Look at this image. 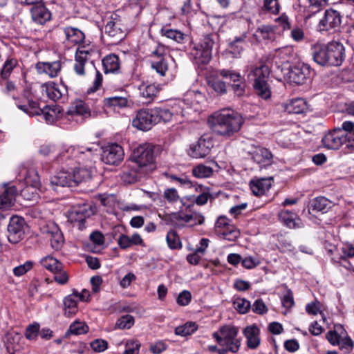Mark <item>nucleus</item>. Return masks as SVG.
Returning a JSON list of instances; mask_svg holds the SVG:
<instances>
[{"mask_svg":"<svg viewBox=\"0 0 354 354\" xmlns=\"http://www.w3.org/2000/svg\"><path fill=\"white\" fill-rule=\"evenodd\" d=\"M153 148L149 144L140 145L133 150L130 162L125 167L122 178L127 183H133L156 167Z\"/></svg>","mask_w":354,"mask_h":354,"instance_id":"f257e3e1","label":"nucleus"},{"mask_svg":"<svg viewBox=\"0 0 354 354\" xmlns=\"http://www.w3.org/2000/svg\"><path fill=\"white\" fill-rule=\"evenodd\" d=\"M208 123L216 134L230 138L241 129L243 119L237 112L223 110L212 115Z\"/></svg>","mask_w":354,"mask_h":354,"instance_id":"f03ea898","label":"nucleus"},{"mask_svg":"<svg viewBox=\"0 0 354 354\" xmlns=\"http://www.w3.org/2000/svg\"><path fill=\"white\" fill-rule=\"evenodd\" d=\"M312 55L314 61L321 66H340L346 57L344 45L335 41L327 44H314L312 46Z\"/></svg>","mask_w":354,"mask_h":354,"instance_id":"7ed1b4c3","label":"nucleus"},{"mask_svg":"<svg viewBox=\"0 0 354 354\" xmlns=\"http://www.w3.org/2000/svg\"><path fill=\"white\" fill-rule=\"evenodd\" d=\"M322 143L328 149H338L343 145L347 148L354 149V122H344L342 128L326 133L322 138Z\"/></svg>","mask_w":354,"mask_h":354,"instance_id":"20e7f679","label":"nucleus"},{"mask_svg":"<svg viewBox=\"0 0 354 354\" xmlns=\"http://www.w3.org/2000/svg\"><path fill=\"white\" fill-rule=\"evenodd\" d=\"M5 93L12 97L16 106L28 115L34 116L41 112L37 103L30 98V93L28 91L24 90L23 96L20 98L15 84L11 82H7Z\"/></svg>","mask_w":354,"mask_h":354,"instance_id":"39448f33","label":"nucleus"},{"mask_svg":"<svg viewBox=\"0 0 354 354\" xmlns=\"http://www.w3.org/2000/svg\"><path fill=\"white\" fill-rule=\"evenodd\" d=\"M269 69L266 65L251 67L250 72L248 77L254 82V89L255 93L261 98L268 100L271 96V91L268 84V78L269 77Z\"/></svg>","mask_w":354,"mask_h":354,"instance_id":"423d86ee","label":"nucleus"},{"mask_svg":"<svg viewBox=\"0 0 354 354\" xmlns=\"http://www.w3.org/2000/svg\"><path fill=\"white\" fill-rule=\"evenodd\" d=\"M238 334L239 328L236 326L225 325L214 332L212 336L221 346H228L231 353H236L241 347V339L237 338Z\"/></svg>","mask_w":354,"mask_h":354,"instance_id":"0eeeda50","label":"nucleus"},{"mask_svg":"<svg viewBox=\"0 0 354 354\" xmlns=\"http://www.w3.org/2000/svg\"><path fill=\"white\" fill-rule=\"evenodd\" d=\"M281 71L286 81L292 84L301 85L310 80L313 71L308 64L298 63L293 66L281 67Z\"/></svg>","mask_w":354,"mask_h":354,"instance_id":"6e6552de","label":"nucleus"},{"mask_svg":"<svg viewBox=\"0 0 354 354\" xmlns=\"http://www.w3.org/2000/svg\"><path fill=\"white\" fill-rule=\"evenodd\" d=\"M218 37L216 34L205 35L199 44L192 50L196 64H206L212 58V51Z\"/></svg>","mask_w":354,"mask_h":354,"instance_id":"1a4fd4ad","label":"nucleus"},{"mask_svg":"<svg viewBox=\"0 0 354 354\" xmlns=\"http://www.w3.org/2000/svg\"><path fill=\"white\" fill-rule=\"evenodd\" d=\"M98 51L90 46H80L75 53L74 70L79 75L85 74V68L88 63L93 64L99 58Z\"/></svg>","mask_w":354,"mask_h":354,"instance_id":"9d476101","label":"nucleus"},{"mask_svg":"<svg viewBox=\"0 0 354 354\" xmlns=\"http://www.w3.org/2000/svg\"><path fill=\"white\" fill-rule=\"evenodd\" d=\"M91 206L87 203L79 204L73 206L68 212V220L77 225L79 230H82L86 227L85 220L93 214Z\"/></svg>","mask_w":354,"mask_h":354,"instance_id":"9b49d317","label":"nucleus"},{"mask_svg":"<svg viewBox=\"0 0 354 354\" xmlns=\"http://www.w3.org/2000/svg\"><path fill=\"white\" fill-rule=\"evenodd\" d=\"M26 226L25 220L22 217H11L7 227L8 241L13 244L21 241L25 236Z\"/></svg>","mask_w":354,"mask_h":354,"instance_id":"f8f14e48","label":"nucleus"},{"mask_svg":"<svg viewBox=\"0 0 354 354\" xmlns=\"http://www.w3.org/2000/svg\"><path fill=\"white\" fill-rule=\"evenodd\" d=\"M156 118L153 109H141L133 119L132 125L138 130L146 131L156 124Z\"/></svg>","mask_w":354,"mask_h":354,"instance_id":"ddd939ff","label":"nucleus"},{"mask_svg":"<svg viewBox=\"0 0 354 354\" xmlns=\"http://www.w3.org/2000/svg\"><path fill=\"white\" fill-rule=\"evenodd\" d=\"M213 142L209 136H202L196 143L190 146L188 154L194 158H201L207 156L213 147Z\"/></svg>","mask_w":354,"mask_h":354,"instance_id":"4468645a","label":"nucleus"},{"mask_svg":"<svg viewBox=\"0 0 354 354\" xmlns=\"http://www.w3.org/2000/svg\"><path fill=\"white\" fill-rule=\"evenodd\" d=\"M124 151L122 147L118 144H111L103 149L102 160L109 165H118L124 158Z\"/></svg>","mask_w":354,"mask_h":354,"instance_id":"2eb2a0df","label":"nucleus"},{"mask_svg":"<svg viewBox=\"0 0 354 354\" xmlns=\"http://www.w3.org/2000/svg\"><path fill=\"white\" fill-rule=\"evenodd\" d=\"M43 233L47 235L53 250H59L62 248L64 239L57 225L54 223H47L43 227Z\"/></svg>","mask_w":354,"mask_h":354,"instance_id":"dca6fc26","label":"nucleus"},{"mask_svg":"<svg viewBox=\"0 0 354 354\" xmlns=\"http://www.w3.org/2000/svg\"><path fill=\"white\" fill-rule=\"evenodd\" d=\"M342 17L340 13L335 10L330 9L325 12L324 17L319 23L320 31H327L339 27L341 24Z\"/></svg>","mask_w":354,"mask_h":354,"instance_id":"f3484780","label":"nucleus"},{"mask_svg":"<svg viewBox=\"0 0 354 354\" xmlns=\"http://www.w3.org/2000/svg\"><path fill=\"white\" fill-rule=\"evenodd\" d=\"M41 92L46 93L49 99L57 101L67 95L68 91L64 84L48 82L41 85Z\"/></svg>","mask_w":354,"mask_h":354,"instance_id":"a211bd4d","label":"nucleus"},{"mask_svg":"<svg viewBox=\"0 0 354 354\" xmlns=\"http://www.w3.org/2000/svg\"><path fill=\"white\" fill-rule=\"evenodd\" d=\"M50 185L53 189H57V187L75 186L72 171L60 170L50 180Z\"/></svg>","mask_w":354,"mask_h":354,"instance_id":"6ab92c4d","label":"nucleus"},{"mask_svg":"<svg viewBox=\"0 0 354 354\" xmlns=\"http://www.w3.org/2000/svg\"><path fill=\"white\" fill-rule=\"evenodd\" d=\"M68 120H75L76 122H82L83 118L90 115L86 104L78 100L73 102L67 111Z\"/></svg>","mask_w":354,"mask_h":354,"instance_id":"aec40b11","label":"nucleus"},{"mask_svg":"<svg viewBox=\"0 0 354 354\" xmlns=\"http://www.w3.org/2000/svg\"><path fill=\"white\" fill-rule=\"evenodd\" d=\"M243 334L246 339L248 348L252 350L257 349L261 344L260 329L254 325L246 326L243 330Z\"/></svg>","mask_w":354,"mask_h":354,"instance_id":"412c9836","label":"nucleus"},{"mask_svg":"<svg viewBox=\"0 0 354 354\" xmlns=\"http://www.w3.org/2000/svg\"><path fill=\"white\" fill-rule=\"evenodd\" d=\"M31 18L37 24H44L51 19V12L44 3H37L30 8Z\"/></svg>","mask_w":354,"mask_h":354,"instance_id":"4be33fe9","label":"nucleus"},{"mask_svg":"<svg viewBox=\"0 0 354 354\" xmlns=\"http://www.w3.org/2000/svg\"><path fill=\"white\" fill-rule=\"evenodd\" d=\"M105 35L109 39V44H117L124 37V33L115 22L109 21L104 28Z\"/></svg>","mask_w":354,"mask_h":354,"instance_id":"5701e85b","label":"nucleus"},{"mask_svg":"<svg viewBox=\"0 0 354 354\" xmlns=\"http://www.w3.org/2000/svg\"><path fill=\"white\" fill-rule=\"evenodd\" d=\"M295 52L293 47L291 46H286L276 49L273 53V59L280 68V64H287L293 58Z\"/></svg>","mask_w":354,"mask_h":354,"instance_id":"b1692460","label":"nucleus"},{"mask_svg":"<svg viewBox=\"0 0 354 354\" xmlns=\"http://www.w3.org/2000/svg\"><path fill=\"white\" fill-rule=\"evenodd\" d=\"M62 64L59 61L53 62H38L36 64V69L39 74H46L50 77L58 75L61 70Z\"/></svg>","mask_w":354,"mask_h":354,"instance_id":"393cba45","label":"nucleus"},{"mask_svg":"<svg viewBox=\"0 0 354 354\" xmlns=\"http://www.w3.org/2000/svg\"><path fill=\"white\" fill-rule=\"evenodd\" d=\"M279 218L281 222L289 228H299L302 226L301 219L295 213L289 210H281L279 213Z\"/></svg>","mask_w":354,"mask_h":354,"instance_id":"a878e982","label":"nucleus"},{"mask_svg":"<svg viewBox=\"0 0 354 354\" xmlns=\"http://www.w3.org/2000/svg\"><path fill=\"white\" fill-rule=\"evenodd\" d=\"M62 30L65 35L66 41L68 44H80L84 39V34L77 28L68 26L63 28Z\"/></svg>","mask_w":354,"mask_h":354,"instance_id":"bb28decb","label":"nucleus"},{"mask_svg":"<svg viewBox=\"0 0 354 354\" xmlns=\"http://www.w3.org/2000/svg\"><path fill=\"white\" fill-rule=\"evenodd\" d=\"M247 36V32H243L240 36L235 37V38L232 41L229 42V50L234 57H239L244 50L246 46L245 39Z\"/></svg>","mask_w":354,"mask_h":354,"instance_id":"cd10ccee","label":"nucleus"},{"mask_svg":"<svg viewBox=\"0 0 354 354\" xmlns=\"http://www.w3.org/2000/svg\"><path fill=\"white\" fill-rule=\"evenodd\" d=\"M139 95L145 100V103L151 102L159 91L158 86L154 84L142 83L138 88Z\"/></svg>","mask_w":354,"mask_h":354,"instance_id":"c85d7f7f","label":"nucleus"},{"mask_svg":"<svg viewBox=\"0 0 354 354\" xmlns=\"http://www.w3.org/2000/svg\"><path fill=\"white\" fill-rule=\"evenodd\" d=\"M77 295L71 294L66 296L63 300L64 315L67 317L74 316L78 311Z\"/></svg>","mask_w":354,"mask_h":354,"instance_id":"c756f323","label":"nucleus"},{"mask_svg":"<svg viewBox=\"0 0 354 354\" xmlns=\"http://www.w3.org/2000/svg\"><path fill=\"white\" fill-rule=\"evenodd\" d=\"M252 158L257 163L266 166L271 163L272 154L266 148L258 147L252 152Z\"/></svg>","mask_w":354,"mask_h":354,"instance_id":"7c9ffc66","label":"nucleus"},{"mask_svg":"<svg viewBox=\"0 0 354 354\" xmlns=\"http://www.w3.org/2000/svg\"><path fill=\"white\" fill-rule=\"evenodd\" d=\"M272 177L269 178H261L250 182V188L252 193L256 196H261L266 193L270 187Z\"/></svg>","mask_w":354,"mask_h":354,"instance_id":"2f4dec72","label":"nucleus"},{"mask_svg":"<svg viewBox=\"0 0 354 354\" xmlns=\"http://www.w3.org/2000/svg\"><path fill=\"white\" fill-rule=\"evenodd\" d=\"M17 192L15 186L7 187L0 196V209H8L11 207L15 201Z\"/></svg>","mask_w":354,"mask_h":354,"instance_id":"473e14b6","label":"nucleus"},{"mask_svg":"<svg viewBox=\"0 0 354 354\" xmlns=\"http://www.w3.org/2000/svg\"><path fill=\"white\" fill-rule=\"evenodd\" d=\"M104 103L106 106L120 109L131 107L133 104V101L128 96L118 95L104 98Z\"/></svg>","mask_w":354,"mask_h":354,"instance_id":"72a5a7b5","label":"nucleus"},{"mask_svg":"<svg viewBox=\"0 0 354 354\" xmlns=\"http://www.w3.org/2000/svg\"><path fill=\"white\" fill-rule=\"evenodd\" d=\"M94 171V169L86 167H80L72 171L75 185L80 183L89 180L92 178Z\"/></svg>","mask_w":354,"mask_h":354,"instance_id":"f704fd0d","label":"nucleus"},{"mask_svg":"<svg viewBox=\"0 0 354 354\" xmlns=\"http://www.w3.org/2000/svg\"><path fill=\"white\" fill-rule=\"evenodd\" d=\"M331 207V202L326 198L320 196L310 202L309 208L315 212H326Z\"/></svg>","mask_w":354,"mask_h":354,"instance_id":"c9c22d12","label":"nucleus"},{"mask_svg":"<svg viewBox=\"0 0 354 354\" xmlns=\"http://www.w3.org/2000/svg\"><path fill=\"white\" fill-rule=\"evenodd\" d=\"M21 336L17 334H8L6 339V346L7 351L10 354H21L19 352L20 346L19 344Z\"/></svg>","mask_w":354,"mask_h":354,"instance_id":"e433bc0d","label":"nucleus"},{"mask_svg":"<svg viewBox=\"0 0 354 354\" xmlns=\"http://www.w3.org/2000/svg\"><path fill=\"white\" fill-rule=\"evenodd\" d=\"M102 65L106 73H115L120 68L119 58L115 55H109L102 59Z\"/></svg>","mask_w":354,"mask_h":354,"instance_id":"4c0bfd02","label":"nucleus"},{"mask_svg":"<svg viewBox=\"0 0 354 354\" xmlns=\"http://www.w3.org/2000/svg\"><path fill=\"white\" fill-rule=\"evenodd\" d=\"M40 264L53 273L56 270H60L62 267V263L52 256H46L42 258L40 260Z\"/></svg>","mask_w":354,"mask_h":354,"instance_id":"58836bf2","label":"nucleus"},{"mask_svg":"<svg viewBox=\"0 0 354 354\" xmlns=\"http://www.w3.org/2000/svg\"><path fill=\"white\" fill-rule=\"evenodd\" d=\"M306 109V102L304 99L297 98L292 100L287 106V110L289 113L299 114L303 113Z\"/></svg>","mask_w":354,"mask_h":354,"instance_id":"ea45409f","label":"nucleus"},{"mask_svg":"<svg viewBox=\"0 0 354 354\" xmlns=\"http://www.w3.org/2000/svg\"><path fill=\"white\" fill-rule=\"evenodd\" d=\"M153 114L156 115V124L162 121L164 122H169L173 115H174V112H171L170 110L166 108L161 107H155L153 109Z\"/></svg>","mask_w":354,"mask_h":354,"instance_id":"a19ab883","label":"nucleus"},{"mask_svg":"<svg viewBox=\"0 0 354 354\" xmlns=\"http://www.w3.org/2000/svg\"><path fill=\"white\" fill-rule=\"evenodd\" d=\"M272 28L269 26H262L257 28L254 37L256 38L257 41L262 40L271 39L273 37Z\"/></svg>","mask_w":354,"mask_h":354,"instance_id":"79ce46f5","label":"nucleus"},{"mask_svg":"<svg viewBox=\"0 0 354 354\" xmlns=\"http://www.w3.org/2000/svg\"><path fill=\"white\" fill-rule=\"evenodd\" d=\"M151 68L161 76H165L168 70V64L165 57L151 60Z\"/></svg>","mask_w":354,"mask_h":354,"instance_id":"37998d69","label":"nucleus"},{"mask_svg":"<svg viewBox=\"0 0 354 354\" xmlns=\"http://www.w3.org/2000/svg\"><path fill=\"white\" fill-rule=\"evenodd\" d=\"M193 175L198 178L210 177L213 174L212 167L200 164L192 169Z\"/></svg>","mask_w":354,"mask_h":354,"instance_id":"c03bdc74","label":"nucleus"},{"mask_svg":"<svg viewBox=\"0 0 354 354\" xmlns=\"http://www.w3.org/2000/svg\"><path fill=\"white\" fill-rule=\"evenodd\" d=\"M25 181L27 187L21 191V194L24 196L29 189H35L39 186V178L37 174L32 172L29 173L28 176L26 177Z\"/></svg>","mask_w":354,"mask_h":354,"instance_id":"a18cd8bd","label":"nucleus"},{"mask_svg":"<svg viewBox=\"0 0 354 354\" xmlns=\"http://www.w3.org/2000/svg\"><path fill=\"white\" fill-rule=\"evenodd\" d=\"M134 324V318L130 315H126L119 318L115 325V329H129Z\"/></svg>","mask_w":354,"mask_h":354,"instance_id":"49530a36","label":"nucleus"},{"mask_svg":"<svg viewBox=\"0 0 354 354\" xmlns=\"http://www.w3.org/2000/svg\"><path fill=\"white\" fill-rule=\"evenodd\" d=\"M161 32L162 35L178 43H181L185 38V35L182 32L177 30L162 28Z\"/></svg>","mask_w":354,"mask_h":354,"instance_id":"de8ad7c7","label":"nucleus"},{"mask_svg":"<svg viewBox=\"0 0 354 354\" xmlns=\"http://www.w3.org/2000/svg\"><path fill=\"white\" fill-rule=\"evenodd\" d=\"M166 240L168 246L171 249H179L181 248L180 239L175 230H171L167 232Z\"/></svg>","mask_w":354,"mask_h":354,"instance_id":"09e8293b","label":"nucleus"},{"mask_svg":"<svg viewBox=\"0 0 354 354\" xmlns=\"http://www.w3.org/2000/svg\"><path fill=\"white\" fill-rule=\"evenodd\" d=\"M309 6L307 10L308 14H305V18L310 17L311 15L319 11L320 8L327 4L328 0H308Z\"/></svg>","mask_w":354,"mask_h":354,"instance_id":"8fccbe9b","label":"nucleus"},{"mask_svg":"<svg viewBox=\"0 0 354 354\" xmlns=\"http://www.w3.org/2000/svg\"><path fill=\"white\" fill-rule=\"evenodd\" d=\"M220 236L227 241H235L240 236L239 230L234 225L220 232Z\"/></svg>","mask_w":354,"mask_h":354,"instance_id":"3c124183","label":"nucleus"},{"mask_svg":"<svg viewBox=\"0 0 354 354\" xmlns=\"http://www.w3.org/2000/svg\"><path fill=\"white\" fill-rule=\"evenodd\" d=\"M196 328H197L194 323L189 322L186 323L183 326L176 327L175 329V333L176 335L180 336H187L192 334Z\"/></svg>","mask_w":354,"mask_h":354,"instance_id":"603ef678","label":"nucleus"},{"mask_svg":"<svg viewBox=\"0 0 354 354\" xmlns=\"http://www.w3.org/2000/svg\"><path fill=\"white\" fill-rule=\"evenodd\" d=\"M167 54V48L166 46L162 44H157L151 50V59H160L162 57H165Z\"/></svg>","mask_w":354,"mask_h":354,"instance_id":"864d4df0","label":"nucleus"},{"mask_svg":"<svg viewBox=\"0 0 354 354\" xmlns=\"http://www.w3.org/2000/svg\"><path fill=\"white\" fill-rule=\"evenodd\" d=\"M263 10L273 15L279 12V0H263Z\"/></svg>","mask_w":354,"mask_h":354,"instance_id":"5fc2aeb1","label":"nucleus"},{"mask_svg":"<svg viewBox=\"0 0 354 354\" xmlns=\"http://www.w3.org/2000/svg\"><path fill=\"white\" fill-rule=\"evenodd\" d=\"M234 308L241 314L246 313L251 307L250 302L243 298H237L234 301Z\"/></svg>","mask_w":354,"mask_h":354,"instance_id":"6e6d98bb","label":"nucleus"},{"mask_svg":"<svg viewBox=\"0 0 354 354\" xmlns=\"http://www.w3.org/2000/svg\"><path fill=\"white\" fill-rule=\"evenodd\" d=\"M173 112L176 115H181L182 117H185L189 114V111H190V108L186 105L184 101H179L176 103L173 107Z\"/></svg>","mask_w":354,"mask_h":354,"instance_id":"4d7b16f0","label":"nucleus"},{"mask_svg":"<svg viewBox=\"0 0 354 354\" xmlns=\"http://www.w3.org/2000/svg\"><path fill=\"white\" fill-rule=\"evenodd\" d=\"M88 326L83 322H75L71 324L69 331L72 334L81 335L87 332Z\"/></svg>","mask_w":354,"mask_h":354,"instance_id":"13d9d810","label":"nucleus"},{"mask_svg":"<svg viewBox=\"0 0 354 354\" xmlns=\"http://www.w3.org/2000/svg\"><path fill=\"white\" fill-rule=\"evenodd\" d=\"M39 331V324L34 323L27 326L26 329L25 336L29 340H35Z\"/></svg>","mask_w":354,"mask_h":354,"instance_id":"bf43d9fd","label":"nucleus"},{"mask_svg":"<svg viewBox=\"0 0 354 354\" xmlns=\"http://www.w3.org/2000/svg\"><path fill=\"white\" fill-rule=\"evenodd\" d=\"M33 263L31 261H27L24 264L14 268L13 273L16 277H21L25 274L28 271L32 268Z\"/></svg>","mask_w":354,"mask_h":354,"instance_id":"052dcab7","label":"nucleus"},{"mask_svg":"<svg viewBox=\"0 0 354 354\" xmlns=\"http://www.w3.org/2000/svg\"><path fill=\"white\" fill-rule=\"evenodd\" d=\"M164 198L169 203H174L180 199V196L175 188H168L164 191Z\"/></svg>","mask_w":354,"mask_h":354,"instance_id":"680f3d73","label":"nucleus"},{"mask_svg":"<svg viewBox=\"0 0 354 354\" xmlns=\"http://www.w3.org/2000/svg\"><path fill=\"white\" fill-rule=\"evenodd\" d=\"M85 151L91 153L93 151L92 147H68L66 153L70 156L76 158L79 154L84 153Z\"/></svg>","mask_w":354,"mask_h":354,"instance_id":"e2e57ef3","label":"nucleus"},{"mask_svg":"<svg viewBox=\"0 0 354 354\" xmlns=\"http://www.w3.org/2000/svg\"><path fill=\"white\" fill-rule=\"evenodd\" d=\"M220 75L225 78H230L234 83H239V82L243 81L244 79L241 77V75L238 73H235L230 70H221Z\"/></svg>","mask_w":354,"mask_h":354,"instance_id":"0e129e2a","label":"nucleus"},{"mask_svg":"<svg viewBox=\"0 0 354 354\" xmlns=\"http://www.w3.org/2000/svg\"><path fill=\"white\" fill-rule=\"evenodd\" d=\"M261 263L259 258L248 256L245 257L241 261L242 266L246 269H252Z\"/></svg>","mask_w":354,"mask_h":354,"instance_id":"69168bd1","label":"nucleus"},{"mask_svg":"<svg viewBox=\"0 0 354 354\" xmlns=\"http://www.w3.org/2000/svg\"><path fill=\"white\" fill-rule=\"evenodd\" d=\"M192 299V295L189 291L183 290L181 292L176 299V302L178 305L185 306L188 305Z\"/></svg>","mask_w":354,"mask_h":354,"instance_id":"338daca9","label":"nucleus"},{"mask_svg":"<svg viewBox=\"0 0 354 354\" xmlns=\"http://www.w3.org/2000/svg\"><path fill=\"white\" fill-rule=\"evenodd\" d=\"M281 304L287 310L291 308L294 306L295 302L293 294L290 290H288L286 293L283 296L281 299Z\"/></svg>","mask_w":354,"mask_h":354,"instance_id":"774afa93","label":"nucleus"}]
</instances>
